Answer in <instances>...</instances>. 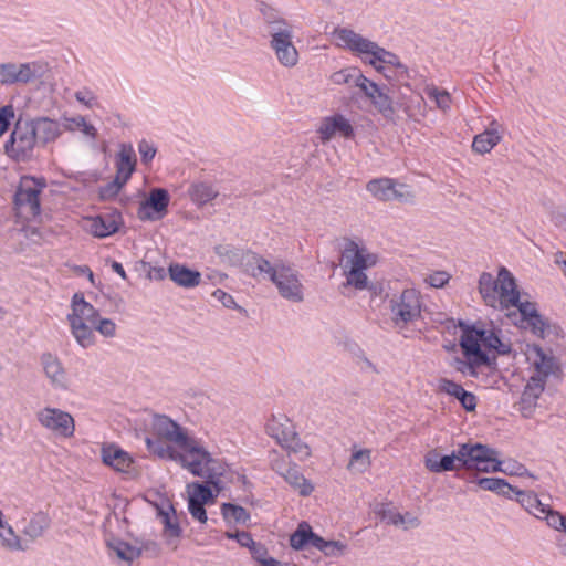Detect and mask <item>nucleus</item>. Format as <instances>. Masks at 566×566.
<instances>
[{
	"mask_svg": "<svg viewBox=\"0 0 566 566\" xmlns=\"http://www.w3.org/2000/svg\"><path fill=\"white\" fill-rule=\"evenodd\" d=\"M479 293L488 306L510 308L518 302L515 279L509 270L502 268L495 280L491 273L483 272L479 279Z\"/></svg>",
	"mask_w": 566,
	"mask_h": 566,
	"instance_id": "obj_1",
	"label": "nucleus"
},
{
	"mask_svg": "<svg viewBox=\"0 0 566 566\" xmlns=\"http://www.w3.org/2000/svg\"><path fill=\"white\" fill-rule=\"evenodd\" d=\"M333 35L337 41L338 46L347 49L357 54H370L373 59L369 61V63L377 71L382 70V67L377 64L378 62L396 65L399 69H402L403 72L406 71L403 65L400 64L396 54L385 50L384 48H380L377 43L363 38L360 34L350 29H335Z\"/></svg>",
	"mask_w": 566,
	"mask_h": 566,
	"instance_id": "obj_2",
	"label": "nucleus"
},
{
	"mask_svg": "<svg viewBox=\"0 0 566 566\" xmlns=\"http://www.w3.org/2000/svg\"><path fill=\"white\" fill-rule=\"evenodd\" d=\"M377 258L359 247L354 241H348L342 255V265L346 275V285L354 286L356 290L368 287V277L365 270L375 265Z\"/></svg>",
	"mask_w": 566,
	"mask_h": 566,
	"instance_id": "obj_3",
	"label": "nucleus"
},
{
	"mask_svg": "<svg viewBox=\"0 0 566 566\" xmlns=\"http://www.w3.org/2000/svg\"><path fill=\"white\" fill-rule=\"evenodd\" d=\"M185 451L184 454L180 455L181 463L185 468H187L193 475L205 476L206 473L208 478V483L213 485L217 491L222 489L220 475H222L223 469L220 467L221 471L217 472L216 461H213L210 454L196 446L195 441L190 438L188 439L187 447H179Z\"/></svg>",
	"mask_w": 566,
	"mask_h": 566,
	"instance_id": "obj_4",
	"label": "nucleus"
},
{
	"mask_svg": "<svg viewBox=\"0 0 566 566\" xmlns=\"http://www.w3.org/2000/svg\"><path fill=\"white\" fill-rule=\"evenodd\" d=\"M421 296L415 289H406L389 301L390 318L396 328L403 329L421 316Z\"/></svg>",
	"mask_w": 566,
	"mask_h": 566,
	"instance_id": "obj_5",
	"label": "nucleus"
},
{
	"mask_svg": "<svg viewBox=\"0 0 566 566\" xmlns=\"http://www.w3.org/2000/svg\"><path fill=\"white\" fill-rule=\"evenodd\" d=\"M46 187L43 178L24 176L21 178L14 195V205L18 214L24 218L36 217L41 212L39 196Z\"/></svg>",
	"mask_w": 566,
	"mask_h": 566,
	"instance_id": "obj_6",
	"label": "nucleus"
},
{
	"mask_svg": "<svg viewBox=\"0 0 566 566\" xmlns=\"http://www.w3.org/2000/svg\"><path fill=\"white\" fill-rule=\"evenodd\" d=\"M270 46L277 61L285 67H293L298 62V52L293 43V27L289 22L272 23Z\"/></svg>",
	"mask_w": 566,
	"mask_h": 566,
	"instance_id": "obj_7",
	"label": "nucleus"
},
{
	"mask_svg": "<svg viewBox=\"0 0 566 566\" xmlns=\"http://www.w3.org/2000/svg\"><path fill=\"white\" fill-rule=\"evenodd\" d=\"M36 144L31 122L19 119L4 145V150L15 160H27L32 157Z\"/></svg>",
	"mask_w": 566,
	"mask_h": 566,
	"instance_id": "obj_8",
	"label": "nucleus"
},
{
	"mask_svg": "<svg viewBox=\"0 0 566 566\" xmlns=\"http://www.w3.org/2000/svg\"><path fill=\"white\" fill-rule=\"evenodd\" d=\"M272 283L276 286L279 294L283 298L295 303L304 300L300 273L291 264L277 260V269L273 273Z\"/></svg>",
	"mask_w": 566,
	"mask_h": 566,
	"instance_id": "obj_9",
	"label": "nucleus"
},
{
	"mask_svg": "<svg viewBox=\"0 0 566 566\" xmlns=\"http://www.w3.org/2000/svg\"><path fill=\"white\" fill-rule=\"evenodd\" d=\"M36 419L43 428L60 437L71 438L74 436L75 422L66 411L46 407L36 412Z\"/></svg>",
	"mask_w": 566,
	"mask_h": 566,
	"instance_id": "obj_10",
	"label": "nucleus"
},
{
	"mask_svg": "<svg viewBox=\"0 0 566 566\" xmlns=\"http://www.w3.org/2000/svg\"><path fill=\"white\" fill-rule=\"evenodd\" d=\"M366 188L376 199L381 201L410 202L415 199L413 192L407 185L398 184L390 178L370 180Z\"/></svg>",
	"mask_w": 566,
	"mask_h": 566,
	"instance_id": "obj_11",
	"label": "nucleus"
},
{
	"mask_svg": "<svg viewBox=\"0 0 566 566\" xmlns=\"http://www.w3.org/2000/svg\"><path fill=\"white\" fill-rule=\"evenodd\" d=\"M102 461L119 473L129 476L137 475L136 463L133 457L114 443L104 444L101 450Z\"/></svg>",
	"mask_w": 566,
	"mask_h": 566,
	"instance_id": "obj_12",
	"label": "nucleus"
},
{
	"mask_svg": "<svg viewBox=\"0 0 566 566\" xmlns=\"http://www.w3.org/2000/svg\"><path fill=\"white\" fill-rule=\"evenodd\" d=\"M528 359L535 369L531 379H539L546 385L549 376H557L560 373L558 360L551 354H547L541 346L534 345L528 350Z\"/></svg>",
	"mask_w": 566,
	"mask_h": 566,
	"instance_id": "obj_13",
	"label": "nucleus"
},
{
	"mask_svg": "<svg viewBox=\"0 0 566 566\" xmlns=\"http://www.w3.org/2000/svg\"><path fill=\"white\" fill-rule=\"evenodd\" d=\"M151 430L159 440L175 443L177 447H187L189 437L182 428L167 416L156 415L151 422Z\"/></svg>",
	"mask_w": 566,
	"mask_h": 566,
	"instance_id": "obj_14",
	"label": "nucleus"
},
{
	"mask_svg": "<svg viewBox=\"0 0 566 566\" xmlns=\"http://www.w3.org/2000/svg\"><path fill=\"white\" fill-rule=\"evenodd\" d=\"M483 328L462 326L460 346L464 356H474L475 364H491L489 356L481 349Z\"/></svg>",
	"mask_w": 566,
	"mask_h": 566,
	"instance_id": "obj_15",
	"label": "nucleus"
},
{
	"mask_svg": "<svg viewBox=\"0 0 566 566\" xmlns=\"http://www.w3.org/2000/svg\"><path fill=\"white\" fill-rule=\"evenodd\" d=\"M317 133L322 144L328 143L336 135L347 139L355 136V130L350 122L340 114L324 118L317 129Z\"/></svg>",
	"mask_w": 566,
	"mask_h": 566,
	"instance_id": "obj_16",
	"label": "nucleus"
},
{
	"mask_svg": "<svg viewBox=\"0 0 566 566\" xmlns=\"http://www.w3.org/2000/svg\"><path fill=\"white\" fill-rule=\"evenodd\" d=\"M169 195L166 189L155 188L150 191L148 199L138 209V217L142 220H158L167 213Z\"/></svg>",
	"mask_w": 566,
	"mask_h": 566,
	"instance_id": "obj_17",
	"label": "nucleus"
},
{
	"mask_svg": "<svg viewBox=\"0 0 566 566\" xmlns=\"http://www.w3.org/2000/svg\"><path fill=\"white\" fill-rule=\"evenodd\" d=\"M471 469L482 472H497L501 470L502 461L497 460L499 452L485 444L470 443Z\"/></svg>",
	"mask_w": 566,
	"mask_h": 566,
	"instance_id": "obj_18",
	"label": "nucleus"
},
{
	"mask_svg": "<svg viewBox=\"0 0 566 566\" xmlns=\"http://www.w3.org/2000/svg\"><path fill=\"white\" fill-rule=\"evenodd\" d=\"M40 361L45 376L55 389L65 390L69 387V378L65 368L60 359L51 353H44L40 357Z\"/></svg>",
	"mask_w": 566,
	"mask_h": 566,
	"instance_id": "obj_19",
	"label": "nucleus"
},
{
	"mask_svg": "<svg viewBox=\"0 0 566 566\" xmlns=\"http://www.w3.org/2000/svg\"><path fill=\"white\" fill-rule=\"evenodd\" d=\"M120 224V214L103 213L86 220V229L97 238H105L118 231Z\"/></svg>",
	"mask_w": 566,
	"mask_h": 566,
	"instance_id": "obj_20",
	"label": "nucleus"
},
{
	"mask_svg": "<svg viewBox=\"0 0 566 566\" xmlns=\"http://www.w3.org/2000/svg\"><path fill=\"white\" fill-rule=\"evenodd\" d=\"M545 386L546 385H544V381L539 379L530 378L527 381L518 402V410L524 418L532 417L537 406V400L543 394Z\"/></svg>",
	"mask_w": 566,
	"mask_h": 566,
	"instance_id": "obj_21",
	"label": "nucleus"
},
{
	"mask_svg": "<svg viewBox=\"0 0 566 566\" xmlns=\"http://www.w3.org/2000/svg\"><path fill=\"white\" fill-rule=\"evenodd\" d=\"M150 547L154 552H157V545L154 542L146 544L144 547L132 545L119 538H114L108 542L111 553L116 556L117 559L125 562L127 565H130L133 560L138 558L142 555L143 549H148Z\"/></svg>",
	"mask_w": 566,
	"mask_h": 566,
	"instance_id": "obj_22",
	"label": "nucleus"
},
{
	"mask_svg": "<svg viewBox=\"0 0 566 566\" xmlns=\"http://www.w3.org/2000/svg\"><path fill=\"white\" fill-rule=\"evenodd\" d=\"M72 312L67 315V321H82L90 325H95L99 313L92 304L85 301L83 293H75L71 303Z\"/></svg>",
	"mask_w": 566,
	"mask_h": 566,
	"instance_id": "obj_23",
	"label": "nucleus"
},
{
	"mask_svg": "<svg viewBox=\"0 0 566 566\" xmlns=\"http://www.w3.org/2000/svg\"><path fill=\"white\" fill-rule=\"evenodd\" d=\"M266 433L276 440L281 446L287 441L289 437H293L295 430L292 421L283 413L273 415L266 422Z\"/></svg>",
	"mask_w": 566,
	"mask_h": 566,
	"instance_id": "obj_24",
	"label": "nucleus"
},
{
	"mask_svg": "<svg viewBox=\"0 0 566 566\" xmlns=\"http://www.w3.org/2000/svg\"><path fill=\"white\" fill-rule=\"evenodd\" d=\"M48 71V64L41 61L15 64L17 83L28 84L41 80Z\"/></svg>",
	"mask_w": 566,
	"mask_h": 566,
	"instance_id": "obj_25",
	"label": "nucleus"
},
{
	"mask_svg": "<svg viewBox=\"0 0 566 566\" xmlns=\"http://www.w3.org/2000/svg\"><path fill=\"white\" fill-rule=\"evenodd\" d=\"M30 122L36 142L43 145L55 140L61 133L59 124L48 117H40Z\"/></svg>",
	"mask_w": 566,
	"mask_h": 566,
	"instance_id": "obj_26",
	"label": "nucleus"
},
{
	"mask_svg": "<svg viewBox=\"0 0 566 566\" xmlns=\"http://www.w3.org/2000/svg\"><path fill=\"white\" fill-rule=\"evenodd\" d=\"M50 524L51 518L48 513L39 511L24 520L22 533L31 541H35L44 534V532L50 527Z\"/></svg>",
	"mask_w": 566,
	"mask_h": 566,
	"instance_id": "obj_27",
	"label": "nucleus"
},
{
	"mask_svg": "<svg viewBox=\"0 0 566 566\" xmlns=\"http://www.w3.org/2000/svg\"><path fill=\"white\" fill-rule=\"evenodd\" d=\"M501 138L497 123L492 122L490 128L474 137L472 149L482 155L490 153L500 143Z\"/></svg>",
	"mask_w": 566,
	"mask_h": 566,
	"instance_id": "obj_28",
	"label": "nucleus"
},
{
	"mask_svg": "<svg viewBox=\"0 0 566 566\" xmlns=\"http://www.w3.org/2000/svg\"><path fill=\"white\" fill-rule=\"evenodd\" d=\"M169 276L177 285L182 287H195L200 284L201 274L181 264H171L168 269Z\"/></svg>",
	"mask_w": 566,
	"mask_h": 566,
	"instance_id": "obj_29",
	"label": "nucleus"
},
{
	"mask_svg": "<svg viewBox=\"0 0 566 566\" xmlns=\"http://www.w3.org/2000/svg\"><path fill=\"white\" fill-rule=\"evenodd\" d=\"M136 158L130 145L123 144L116 161V177L122 181H128L135 170Z\"/></svg>",
	"mask_w": 566,
	"mask_h": 566,
	"instance_id": "obj_30",
	"label": "nucleus"
},
{
	"mask_svg": "<svg viewBox=\"0 0 566 566\" xmlns=\"http://www.w3.org/2000/svg\"><path fill=\"white\" fill-rule=\"evenodd\" d=\"M189 197L193 203L202 207L219 196V191L208 182H195L189 187Z\"/></svg>",
	"mask_w": 566,
	"mask_h": 566,
	"instance_id": "obj_31",
	"label": "nucleus"
},
{
	"mask_svg": "<svg viewBox=\"0 0 566 566\" xmlns=\"http://www.w3.org/2000/svg\"><path fill=\"white\" fill-rule=\"evenodd\" d=\"M314 537H318L312 531L311 525L307 522H301L296 531L290 536V545L294 549H303L307 546L314 547Z\"/></svg>",
	"mask_w": 566,
	"mask_h": 566,
	"instance_id": "obj_32",
	"label": "nucleus"
},
{
	"mask_svg": "<svg viewBox=\"0 0 566 566\" xmlns=\"http://www.w3.org/2000/svg\"><path fill=\"white\" fill-rule=\"evenodd\" d=\"M499 334L500 331L494 328H483L482 345L489 350H495L497 355H507L512 350L511 343L502 340Z\"/></svg>",
	"mask_w": 566,
	"mask_h": 566,
	"instance_id": "obj_33",
	"label": "nucleus"
},
{
	"mask_svg": "<svg viewBox=\"0 0 566 566\" xmlns=\"http://www.w3.org/2000/svg\"><path fill=\"white\" fill-rule=\"evenodd\" d=\"M283 476L285 481L292 488L297 490L302 496L310 495L314 490L312 483L305 479V476L298 471L296 467L289 468L283 474Z\"/></svg>",
	"mask_w": 566,
	"mask_h": 566,
	"instance_id": "obj_34",
	"label": "nucleus"
},
{
	"mask_svg": "<svg viewBox=\"0 0 566 566\" xmlns=\"http://www.w3.org/2000/svg\"><path fill=\"white\" fill-rule=\"evenodd\" d=\"M370 102L385 118L394 119L396 109L387 86H382Z\"/></svg>",
	"mask_w": 566,
	"mask_h": 566,
	"instance_id": "obj_35",
	"label": "nucleus"
},
{
	"mask_svg": "<svg viewBox=\"0 0 566 566\" xmlns=\"http://www.w3.org/2000/svg\"><path fill=\"white\" fill-rule=\"evenodd\" d=\"M73 336L75 337L78 345L82 347H88L94 344V333L92 325L82 321H69Z\"/></svg>",
	"mask_w": 566,
	"mask_h": 566,
	"instance_id": "obj_36",
	"label": "nucleus"
},
{
	"mask_svg": "<svg viewBox=\"0 0 566 566\" xmlns=\"http://www.w3.org/2000/svg\"><path fill=\"white\" fill-rule=\"evenodd\" d=\"M512 494H515L521 505L535 517H538V515L544 512L546 504L542 503L535 493L517 491L514 488V492H512Z\"/></svg>",
	"mask_w": 566,
	"mask_h": 566,
	"instance_id": "obj_37",
	"label": "nucleus"
},
{
	"mask_svg": "<svg viewBox=\"0 0 566 566\" xmlns=\"http://www.w3.org/2000/svg\"><path fill=\"white\" fill-rule=\"evenodd\" d=\"M476 483L482 490L492 491L510 499L512 497V492H514V488L500 478H481Z\"/></svg>",
	"mask_w": 566,
	"mask_h": 566,
	"instance_id": "obj_38",
	"label": "nucleus"
},
{
	"mask_svg": "<svg viewBox=\"0 0 566 566\" xmlns=\"http://www.w3.org/2000/svg\"><path fill=\"white\" fill-rule=\"evenodd\" d=\"M523 322L526 324L525 327H530L532 333L541 338H545L549 336L552 331L556 332L558 329L557 326L552 325L539 313L533 314L531 318Z\"/></svg>",
	"mask_w": 566,
	"mask_h": 566,
	"instance_id": "obj_39",
	"label": "nucleus"
},
{
	"mask_svg": "<svg viewBox=\"0 0 566 566\" xmlns=\"http://www.w3.org/2000/svg\"><path fill=\"white\" fill-rule=\"evenodd\" d=\"M221 514L227 523L245 524L250 520V514L244 507L232 503H223Z\"/></svg>",
	"mask_w": 566,
	"mask_h": 566,
	"instance_id": "obj_40",
	"label": "nucleus"
},
{
	"mask_svg": "<svg viewBox=\"0 0 566 566\" xmlns=\"http://www.w3.org/2000/svg\"><path fill=\"white\" fill-rule=\"evenodd\" d=\"M314 548L321 551L326 556L336 557L344 554L346 544L340 541H326L318 535V537H314Z\"/></svg>",
	"mask_w": 566,
	"mask_h": 566,
	"instance_id": "obj_41",
	"label": "nucleus"
},
{
	"mask_svg": "<svg viewBox=\"0 0 566 566\" xmlns=\"http://www.w3.org/2000/svg\"><path fill=\"white\" fill-rule=\"evenodd\" d=\"M384 518L387 520L388 524L402 526L405 530L418 527L420 525L419 518L411 515L410 513L402 515L397 512H387L384 513Z\"/></svg>",
	"mask_w": 566,
	"mask_h": 566,
	"instance_id": "obj_42",
	"label": "nucleus"
},
{
	"mask_svg": "<svg viewBox=\"0 0 566 566\" xmlns=\"http://www.w3.org/2000/svg\"><path fill=\"white\" fill-rule=\"evenodd\" d=\"M370 465V451L367 449L353 452L347 469L350 472L363 473Z\"/></svg>",
	"mask_w": 566,
	"mask_h": 566,
	"instance_id": "obj_43",
	"label": "nucleus"
},
{
	"mask_svg": "<svg viewBox=\"0 0 566 566\" xmlns=\"http://www.w3.org/2000/svg\"><path fill=\"white\" fill-rule=\"evenodd\" d=\"M537 518L545 520L548 526L559 531V533L565 532L566 516L562 515L557 511L552 510L547 504L544 507V512L539 514Z\"/></svg>",
	"mask_w": 566,
	"mask_h": 566,
	"instance_id": "obj_44",
	"label": "nucleus"
},
{
	"mask_svg": "<svg viewBox=\"0 0 566 566\" xmlns=\"http://www.w3.org/2000/svg\"><path fill=\"white\" fill-rule=\"evenodd\" d=\"M188 491L189 500L197 501L202 504L213 502V494L209 486L195 482L188 485Z\"/></svg>",
	"mask_w": 566,
	"mask_h": 566,
	"instance_id": "obj_45",
	"label": "nucleus"
},
{
	"mask_svg": "<svg viewBox=\"0 0 566 566\" xmlns=\"http://www.w3.org/2000/svg\"><path fill=\"white\" fill-rule=\"evenodd\" d=\"M281 447L303 458L311 455L310 447L301 440L295 430L293 431V437H289L287 441L283 442Z\"/></svg>",
	"mask_w": 566,
	"mask_h": 566,
	"instance_id": "obj_46",
	"label": "nucleus"
},
{
	"mask_svg": "<svg viewBox=\"0 0 566 566\" xmlns=\"http://www.w3.org/2000/svg\"><path fill=\"white\" fill-rule=\"evenodd\" d=\"M250 552L252 557L260 563L261 566H291L289 564L282 565L276 559L268 556V549L260 543H254L251 546Z\"/></svg>",
	"mask_w": 566,
	"mask_h": 566,
	"instance_id": "obj_47",
	"label": "nucleus"
},
{
	"mask_svg": "<svg viewBox=\"0 0 566 566\" xmlns=\"http://www.w3.org/2000/svg\"><path fill=\"white\" fill-rule=\"evenodd\" d=\"M0 538L2 544L9 549L24 551L28 548L10 525L0 531Z\"/></svg>",
	"mask_w": 566,
	"mask_h": 566,
	"instance_id": "obj_48",
	"label": "nucleus"
},
{
	"mask_svg": "<svg viewBox=\"0 0 566 566\" xmlns=\"http://www.w3.org/2000/svg\"><path fill=\"white\" fill-rule=\"evenodd\" d=\"M426 93L430 99L434 101L438 108L444 112L450 108L451 96L447 91L431 86L426 88Z\"/></svg>",
	"mask_w": 566,
	"mask_h": 566,
	"instance_id": "obj_49",
	"label": "nucleus"
},
{
	"mask_svg": "<svg viewBox=\"0 0 566 566\" xmlns=\"http://www.w3.org/2000/svg\"><path fill=\"white\" fill-rule=\"evenodd\" d=\"M252 260H256L259 272L258 279H269L272 282L273 273L276 272L277 261L273 264L264 256L252 252Z\"/></svg>",
	"mask_w": 566,
	"mask_h": 566,
	"instance_id": "obj_50",
	"label": "nucleus"
},
{
	"mask_svg": "<svg viewBox=\"0 0 566 566\" xmlns=\"http://www.w3.org/2000/svg\"><path fill=\"white\" fill-rule=\"evenodd\" d=\"M169 510L172 512V515H170L169 512H165L163 510L159 511L161 523L165 525V531L168 533L169 536L179 537L181 530L179 527V524L177 523L175 510L172 506H169Z\"/></svg>",
	"mask_w": 566,
	"mask_h": 566,
	"instance_id": "obj_51",
	"label": "nucleus"
},
{
	"mask_svg": "<svg viewBox=\"0 0 566 566\" xmlns=\"http://www.w3.org/2000/svg\"><path fill=\"white\" fill-rule=\"evenodd\" d=\"M354 85L357 86L365 94V96L369 98V101H371L375 97V95L379 92V90L382 87L367 78L365 75L361 74V72L357 73L356 82Z\"/></svg>",
	"mask_w": 566,
	"mask_h": 566,
	"instance_id": "obj_52",
	"label": "nucleus"
},
{
	"mask_svg": "<svg viewBox=\"0 0 566 566\" xmlns=\"http://www.w3.org/2000/svg\"><path fill=\"white\" fill-rule=\"evenodd\" d=\"M0 84H17L15 63H0Z\"/></svg>",
	"mask_w": 566,
	"mask_h": 566,
	"instance_id": "obj_53",
	"label": "nucleus"
},
{
	"mask_svg": "<svg viewBox=\"0 0 566 566\" xmlns=\"http://www.w3.org/2000/svg\"><path fill=\"white\" fill-rule=\"evenodd\" d=\"M454 457V460L459 468L471 469V460L472 453H470V443H463L459 447V449L451 453Z\"/></svg>",
	"mask_w": 566,
	"mask_h": 566,
	"instance_id": "obj_54",
	"label": "nucleus"
},
{
	"mask_svg": "<svg viewBox=\"0 0 566 566\" xmlns=\"http://www.w3.org/2000/svg\"><path fill=\"white\" fill-rule=\"evenodd\" d=\"M357 73H360V71L355 70V69H353V70L346 69V70H342V71L333 73L331 76V80L336 85L349 84L352 82L355 84Z\"/></svg>",
	"mask_w": 566,
	"mask_h": 566,
	"instance_id": "obj_55",
	"label": "nucleus"
},
{
	"mask_svg": "<svg viewBox=\"0 0 566 566\" xmlns=\"http://www.w3.org/2000/svg\"><path fill=\"white\" fill-rule=\"evenodd\" d=\"M126 181H122L118 177L115 176L114 180L108 182L107 185L101 187L99 196L102 199H111L120 191Z\"/></svg>",
	"mask_w": 566,
	"mask_h": 566,
	"instance_id": "obj_56",
	"label": "nucleus"
},
{
	"mask_svg": "<svg viewBox=\"0 0 566 566\" xmlns=\"http://www.w3.org/2000/svg\"><path fill=\"white\" fill-rule=\"evenodd\" d=\"M438 388L440 391L455 397L457 399L460 397L461 391H464V388L461 385L447 378H441L439 380Z\"/></svg>",
	"mask_w": 566,
	"mask_h": 566,
	"instance_id": "obj_57",
	"label": "nucleus"
},
{
	"mask_svg": "<svg viewBox=\"0 0 566 566\" xmlns=\"http://www.w3.org/2000/svg\"><path fill=\"white\" fill-rule=\"evenodd\" d=\"M467 360H457V370L464 375L475 376V368L480 366H490L491 364H475L474 356H465Z\"/></svg>",
	"mask_w": 566,
	"mask_h": 566,
	"instance_id": "obj_58",
	"label": "nucleus"
},
{
	"mask_svg": "<svg viewBox=\"0 0 566 566\" xmlns=\"http://www.w3.org/2000/svg\"><path fill=\"white\" fill-rule=\"evenodd\" d=\"M92 326L105 337H113L115 335L116 325L112 319L98 317L97 323Z\"/></svg>",
	"mask_w": 566,
	"mask_h": 566,
	"instance_id": "obj_59",
	"label": "nucleus"
},
{
	"mask_svg": "<svg viewBox=\"0 0 566 566\" xmlns=\"http://www.w3.org/2000/svg\"><path fill=\"white\" fill-rule=\"evenodd\" d=\"M14 117V109L11 105L0 108V137L8 130L10 120Z\"/></svg>",
	"mask_w": 566,
	"mask_h": 566,
	"instance_id": "obj_60",
	"label": "nucleus"
},
{
	"mask_svg": "<svg viewBox=\"0 0 566 566\" xmlns=\"http://www.w3.org/2000/svg\"><path fill=\"white\" fill-rule=\"evenodd\" d=\"M138 151H139L142 161L144 164H148L153 160L157 150L153 144L148 143L147 140H142L138 144Z\"/></svg>",
	"mask_w": 566,
	"mask_h": 566,
	"instance_id": "obj_61",
	"label": "nucleus"
},
{
	"mask_svg": "<svg viewBox=\"0 0 566 566\" xmlns=\"http://www.w3.org/2000/svg\"><path fill=\"white\" fill-rule=\"evenodd\" d=\"M203 505L205 504L197 502V501H192V500H189V504H188V509H189L191 516L193 518L198 520L200 523H206L208 520L207 512H206Z\"/></svg>",
	"mask_w": 566,
	"mask_h": 566,
	"instance_id": "obj_62",
	"label": "nucleus"
},
{
	"mask_svg": "<svg viewBox=\"0 0 566 566\" xmlns=\"http://www.w3.org/2000/svg\"><path fill=\"white\" fill-rule=\"evenodd\" d=\"M437 473H441L444 471H453L459 470V465L457 464L454 457L452 454L443 455L439 460V464L434 467Z\"/></svg>",
	"mask_w": 566,
	"mask_h": 566,
	"instance_id": "obj_63",
	"label": "nucleus"
},
{
	"mask_svg": "<svg viewBox=\"0 0 566 566\" xmlns=\"http://www.w3.org/2000/svg\"><path fill=\"white\" fill-rule=\"evenodd\" d=\"M449 274L443 271H438L428 276L426 280L433 287H443L449 282Z\"/></svg>",
	"mask_w": 566,
	"mask_h": 566,
	"instance_id": "obj_64",
	"label": "nucleus"
}]
</instances>
